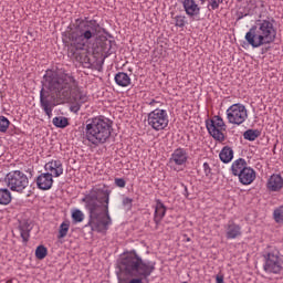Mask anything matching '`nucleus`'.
Instances as JSON below:
<instances>
[{
    "mask_svg": "<svg viewBox=\"0 0 283 283\" xmlns=\"http://www.w3.org/2000/svg\"><path fill=\"white\" fill-rule=\"evenodd\" d=\"M203 172L207 177L211 176V166H209V163H203Z\"/></svg>",
    "mask_w": 283,
    "mask_h": 283,
    "instance_id": "37",
    "label": "nucleus"
},
{
    "mask_svg": "<svg viewBox=\"0 0 283 283\" xmlns=\"http://www.w3.org/2000/svg\"><path fill=\"white\" fill-rule=\"evenodd\" d=\"M101 24L95 19H76L75 27L69 33V52L74 56L76 52H83L92 45V41L98 36Z\"/></svg>",
    "mask_w": 283,
    "mask_h": 283,
    "instance_id": "2",
    "label": "nucleus"
},
{
    "mask_svg": "<svg viewBox=\"0 0 283 283\" xmlns=\"http://www.w3.org/2000/svg\"><path fill=\"white\" fill-rule=\"evenodd\" d=\"M119 269L125 275L134 277L128 283H143L156 271V262L143 260L136 250H132L122 256Z\"/></svg>",
    "mask_w": 283,
    "mask_h": 283,
    "instance_id": "3",
    "label": "nucleus"
},
{
    "mask_svg": "<svg viewBox=\"0 0 283 283\" xmlns=\"http://www.w3.org/2000/svg\"><path fill=\"white\" fill-rule=\"evenodd\" d=\"M44 170L53 178H61L63 176V161L60 159H51L44 165Z\"/></svg>",
    "mask_w": 283,
    "mask_h": 283,
    "instance_id": "15",
    "label": "nucleus"
},
{
    "mask_svg": "<svg viewBox=\"0 0 283 283\" xmlns=\"http://www.w3.org/2000/svg\"><path fill=\"white\" fill-rule=\"evenodd\" d=\"M181 4L189 19L200 17V6L196 3V0H182Z\"/></svg>",
    "mask_w": 283,
    "mask_h": 283,
    "instance_id": "17",
    "label": "nucleus"
},
{
    "mask_svg": "<svg viewBox=\"0 0 283 283\" xmlns=\"http://www.w3.org/2000/svg\"><path fill=\"white\" fill-rule=\"evenodd\" d=\"M189 161V153L186 148H177L172 151L168 166L172 171H184Z\"/></svg>",
    "mask_w": 283,
    "mask_h": 283,
    "instance_id": "12",
    "label": "nucleus"
},
{
    "mask_svg": "<svg viewBox=\"0 0 283 283\" xmlns=\"http://www.w3.org/2000/svg\"><path fill=\"white\" fill-rule=\"evenodd\" d=\"M219 158L224 165H229L233 160V148L224 146L219 153Z\"/></svg>",
    "mask_w": 283,
    "mask_h": 283,
    "instance_id": "24",
    "label": "nucleus"
},
{
    "mask_svg": "<svg viewBox=\"0 0 283 283\" xmlns=\"http://www.w3.org/2000/svg\"><path fill=\"white\" fill-rule=\"evenodd\" d=\"M201 1V3H205V0H200Z\"/></svg>",
    "mask_w": 283,
    "mask_h": 283,
    "instance_id": "41",
    "label": "nucleus"
},
{
    "mask_svg": "<svg viewBox=\"0 0 283 283\" xmlns=\"http://www.w3.org/2000/svg\"><path fill=\"white\" fill-rule=\"evenodd\" d=\"M277 29L275 20L266 18L258 20L255 25H252L245 33V41L251 48H262V45H271L275 42Z\"/></svg>",
    "mask_w": 283,
    "mask_h": 283,
    "instance_id": "4",
    "label": "nucleus"
},
{
    "mask_svg": "<svg viewBox=\"0 0 283 283\" xmlns=\"http://www.w3.org/2000/svg\"><path fill=\"white\" fill-rule=\"evenodd\" d=\"M69 81H70L71 83H76V81H75L74 77H72V76L69 77Z\"/></svg>",
    "mask_w": 283,
    "mask_h": 283,
    "instance_id": "40",
    "label": "nucleus"
},
{
    "mask_svg": "<svg viewBox=\"0 0 283 283\" xmlns=\"http://www.w3.org/2000/svg\"><path fill=\"white\" fill-rule=\"evenodd\" d=\"M223 227L226 229L227 240H238V238H242V226L235 221L229 220Z\"/></svg>",
    "mask_w": 283,
    "mask_h": 283,
    "instance_id": "13",
    "label": "nucleus"
},
{
    "mask_svg": "<svg viewBox=\"0 0 283 283\" xmlns=\"http://www.w3.org/2000/svg\"><path fill=\"white\" fill-rule=\"evenodd\" d=\"M206 127L214 140H219V143L224 140V133L222 132L227 129V124H224V119H222L219 115H214L211 119H207Z\"/></svg>",
    "mask_w": 283,
    "mask_h": 283,
    "instance_id": "10",
    "label": "nucleus"
},
{
    "mask_svg": "<svg viewBox=\"0 0 283 283\" xmlns=\"http://www.w3.org/2000/svg\"><path fill=\"white\" fill-rule=\"evenodd\" d=\"M10 128V119L8 117L1 115L0 116V133L6 134L8 129Z\"/></svg>",
    "mask_w": 283,
    "mask_h": 283,
    "instance_id": "30",
    "label": "nucleus"
},
{
    "mask_svg": "<svg viewBox=\"0 0 283 283\" xmlns=\"http://www.w3.org/2000/svg\"><path fill=\"white\" fill-rule=\"evenodd\" d=\"M146 123L153 132H165L169 127V113L167 109L155 108L146 115Z\"/></svg>",
    "mask_w": 283,
    "mask_h": 283,
    "instance_id": "6",
    "label": "nucleus"
},
{
    "mask_svg": "<svg viewBox=\"0 0 283 283\" xmlns=\"http://www.w3.org/2000/svg\"><path fill=\"white\" fill-rule=\"evenodd\" d=\"M71 218L74 224H80L81 222H83V220H85V213L82 212V210L78 208H73L71 210Z\"/></svg>",
    "mask_w": 283,
    "mask_h": 283,
    "instance_id": "27",
    "label": "nucleus"
},
{
    "mask_svg": "<svg viewBox=\"0 0 283 283\" xmlns=\"http://www.w3.org/2000/svg\"><path fill=\"white\" fill-rule=\"evenodd\" d=\"M43 86L50 92H61L62 90H67V83L59 73L54 71H46L43 76Z\"/></svg>",
    "mask_w": 283,
    "mask_h": 283,
    "instance_id": "11",
    "label": "nucleus"
},
{
    "mask_svg": "<svg viewBox=\"0 0 283 283\" xmlns=\"http://www.w3.org/2000/svg\"><path fill=\"white\" fill-rule=\"evenodd\" d=\"M238 178H239V182H241V185H252V182L256 178V172H255V170L251 166H248V168H245L239 175Z\"/></svg>",
    "mask_w": 283,
    "mask_h": 283,
    "instance_id": "20",
    "label": "nucleus"
},
{
    "mask_svg": "<svg viewBox=\"0 0 283 283\" xmlns=\"http://www.w3.org/2000/svg\"><path fill=\"white\" fill-rule=\"evenodd\" d=\"M19 231L23 242H28L30 240V228L28 226H20Z\"/></svg>",
    "mask_w": 283,
    "mask_h": 283,
    "instance_id": "33",
    "label": "nucleus"
},
{
    "mask_svg": "<svg viewBox=\"0 0 283 283\" xmlns=\"http://www.w3.org/2000/svg\"><path fill=\"white\" fill-rule=\"evenodd\" d=\"M112 136V122L109 118L99 115L86 120L84 138L94 147L105 145Z\"/></svg>",
    "mask_w": 283,
    "mask_h": 283,
    "instance_id": "5",
    "label": "nucleus"
},
{
    "mask_svg": "<svg viewBox=\"0 0 283 283\" xmlns=\"http://www.w3.org/2000/svg\"><path fill=\"white\" fill-rule=\"evenodd\" d=\"M70 220L65 219L59 228L57 240H63V238H67V233H70L71 227Z\"/></svg>",
    "mask_w": 283,
    "mask_h": 283,
    "instance_id": "26",
    "label": "nucleus"
},
{
    "mask_svg": "<svg viewBox=\"0 0 283 283\" xmlns=\"http://www.w3.org/2000/svg\"><path fill=\"white\" fill-rule=\"evenodd\" d=\"M227 120L230 125H242L249 118V112L247 111V106L244 104L235 103L232 104L226 111Z\"/></svg>",
    "mask_w": 283,
    "mask_h": 283,
    "instance_id": "9",
    "label": "nucleus"
},
{
    "mask_svg": "<svg viewBox=\"0 0 283 283\" xmlns=\"http://www.w3.org/2000/svg\"><path fill=\"white\" fill-rule=\"evenodd\" d=\"M273 218H274L275 222H277V224L283 223V206L277 207L273 211Z\"/></svg>",
    "mask_w": 283,
    "mask_h": 283,
    "instance_id": "31",
    "label": "nucleus"
},
{
    "mask_svg": "<svg viewBox=\"0 0 283 283\" xmlns=\"http://www.w3.org/2000/svg\"><path fill=\"white\" fill-rule=\"evenodd\" d=\"M249 167V164H247V160L244 158L235 159L230 168V171L232 176H240L245 168Z\"/></svg>",
    "mask_w": 283,
    "mask_h": 283,
    "instance_id": "22",
    "label": "nucleus"
},
{
    "mask_svg": "<svg viewBox=\"0 0 283 283\" xmlns=\"http://www.w3.org/2000/svg\"><path fill=\"white\" fill-rule=\"evenodd\" d=\"M71 96L76 103V105L71 108L72 112H74V109L75 112H78V109H81V105H83V103H87L88 99L87 92L78 86H74V88L71 90Z\"/></svg>",
    "mask_w": 283,
    "mask_h": 283,
    "instance_id": "14",
    "label": "nucleus"
},
{
    "mask_svg": "<svg viewBox=\"0 0 283 283\" xmlns=\"http://www.w3.org/2000/svg\"><path fill=\"white\" fill-rule=\"evenodd\" d=\"M167 216V207L163 203V200L156 199L155 212H154V222L156 227L163 222V218Z\"/></svg>",
    "mask_w": 283,
    "mask_h": 283,
    "instance_id": "19",
    "label": "nucleus"
},
{
    "mask_svg": "<svg viewBox=\"0 0 283 283\" xmlns=\"http://www.w3.org/2000/svg\"><path fill=\"white\" fill-rule=\"evenodd\" d=\"M12 202V192L8 188H0V205L8 207Z\"/></svg>",
    "mask_w": 283,
    "mask_h": 283,
    "instance_id": "25",
    "label": "nucleus"
},
{
    "mask_svg": "<svg viewBox=\"0 0 283 283\" xmlns=\"http://www.w3.org/2000/svg\"><path fill=\"white\" fill-rule=\"evenodd\" d=\"M237 1H242V0H237Z\"/></svg>",
    "mask_w": 283,
    "mask_h": 283,
    "instance_id": "42",
    "label": "nucleus"
},
{
    "mask_svg": "<svg viewBox=\"0 0 283 283\" xmlns=\"http://www.w3.org/2000/svg\"><path fill=\"white\" fill-rule=\"evenodd\" d=\"M54 127H57L59 129H65L67 125H70V122L67 120V117H54L52 120Z\"/></svg>",
    "mask_w": 283,
    "mask_h": 283,
    "instance_id": "29",
    "label": "nucleus"
},
{
    "mask_svg": "<svg viewBox=\"0 0 283 283\" xmlns=\"http://www.w3.org/2000/svg\"><path fill=\"white\" fill-rule=\"evenodd\" d=\"M115 185H116V187H120V189H124V187H125V185H126L125 179H123V178H116V179H115Z\"/></svg>",
    "mask_w": 283,
    "mask_h": 283,
    "instance_id": "38",
    "label": "nucleus"
},
{
    "mask_svg": "<svg viewBox=\"0 0 283 283\" xmlns=\"http://www.w3.org/2000/svg\"><path fill=\"white\" fill-rule=\"evenodd\" d=\"M175 25H176V28H185V25H187V17L176 15L175 17Z\"/></svg>",
    "mask_w": 283,
    "mask_h": 283,
    "instance_id": "34",
    "label": "nucleus"
},
{
    "mask_svg": "<svg viewBox=\"0 0 283 283\" xmlns=\"http://www.w3.org/2000/svg\"><path fill=\"white\" fill-rule=\"evenodd\" d=\"M146 105H149V107H154L155 109H160L159 107L163 105V103H160V101L150 99L146 102Z\"/></svg>",
    "mask_w": 283,
    "mask_h": 283,
    "instance_id": "36",
    "label": "nucleus"
},
{
    "mask_svg": "<svg viewBox=\"0 0 283 283\" xmlns=\"http://www.w3.org/2000/svg\"><path fill=\"white\" fill-rule=\"evenodd\" d=\"M48 248H45L44 245H39L35 250V258H38V260H45Z\"/></svg>",
    "mask_w": 283,
    "mask_h": 283,
    "instance_id": "32",
    "label": "nucleus"
},
{
    "mask_svg": "<svg viewBox=\"0 0 283 283\" xmlns=\"http://www.w3.org/2000/svg\"><path fill=\"white\" fill-rule=\"evenodd\" d=\"M54 185V177L50 172H42L36 177V187L41 191H50Z\"/></svg>",
    "mask_w": 283,
    "mask_h": 283,
    "instance_id": "16",
    "label": "nucleus"
},
{
    "mask_svg": "<svg viewBox=\"0 0 283 283\" xmlns=\"http://www.w3.org/2000/svg\"><path fill=\"white\" fill-rule=\"evenodd\" d=\"M264 264L263 270L265 273H273L277 275L282 272L283 269V254L280 253V250L276 248H271L263 255Z\"/></svg>",
    "mask_w": 283,
    "mask_h": 283,
    "instance_id": "7",
    "label": "nucleus"
},
{
    "mask_svg": "<svg viewBox=\"0 0 283 283\" xmlns=\"http://www.w3.org/2000/svg\"><path fill=\"white\" fill-rule=\"evenodd\" d=\"M132 202H134V200L129 197L123 199L124 207H132Z\"/></svg>",
    "mask_w": 283,
    "mask_h": 283,
    "instance_id": "39",
    "label": "nucleus"
},
{
    "mask_svg": "<svg viewBox=\"0 0 283 283\" xmlns=\"http://www.w3.org/2000/svg\"><path fill=\"white\" fill-rule=\"evenodd\" d=\"M6 185L10 188V191H17V193H23V190L30 185L28 175L21 170H14L9 172L4 178Z\"/></svg>",
    "mask_w": 283,
    "mask_h": 283,
    "instance_id": "8",
    "label": "nucleus"
},
{
    "mask_svg": "<svg viewBox=\"0 0 283 283\" xmlns=\"http://www.w3.org/2000/svg\"><path fill=\"white\" fill-rule=\"evenodd\" d=\"M220 3H224V0H209L207 8L208 10H218Z\"/></svg>",
    "mask_w": 283,
    "mask_h": 283,
    "instance_id": "35",
    "label": "nucleus"
},
{
    "mask_svg": "<svg viewBox=\"0 0 283 283\" xmlns=\"http://www.w3.org/2000/svg\"><path fill=\"white\" fill-rule=\"evenodd\" d=\"M82 202L88 211V222L85 227H90L95 233H107L113 224L109 214V191L105 190L104 196L98 197V190L92 189L82 198Z\"/></svg>",
    "mask_w": 283,
    "mask_h": 283,
    "instance_id": "1",
    "label": "nucleus"
},
{
    "mask_svg": "<svg viewBox=\"0 0 283 283\" xmlns=\"http://www.w3.org/2000/svg\"><path fill=\"white\" fill-rule=\"evenodd\" d=\"M114 81L118 87H129V85H132V77L125 72L115 74Z\"/></svg>",
    "mask_w": 283,
    "mask_h": 283,
    "instance_id": "23",
    "label": "nucleus"
},
{
    "mask_svg": "<svg viewBox=\"0 0 283 283\" xmlns=\"http://www.w3.org/2000/svg\"><path fill=\"white\" fill-rule=\"evenodd\" d=\"M266 187H268L269 191H281V189L283 188L282 175L273 174L268 179Z\"/></svg>",
    "mask_w": 283,
    "mask_h": 283,
    "instance_id": "21",
    "label": "nucleus"
},
{
    "mask_svg": "<svg viewBox=\"0 0 283 283\" xmlns=\"http://www.w3.org/2000/svg\"><path fill=\"white\" fill-rule=\"evenodd\" d=\"M50 94L45 92V88H41L40 91V105L43 109V112L49 116V118H52V112L54 109V106H52V102L49 99Z\"/></svg>",
    "mask_w": 283,
    "mask_h": 283,
    "instance_id": "18",
    "label": "nucleus"
},
{
    "mask_svg": "<svg viewBox=\"0 0 283 283\" xmlns=\"http://www.w3.org/2000/svg\"><path fill=\"white\" fill-rule=\"evenodd\" d=\"M261 134L262 133L259 129H248L243 133V138L253 142L256 138H260Z\"/></svg>",
    "mask_w": 283,
    "mask_h": 283,
    "instance_id": "28",
    "label": "nucleus"
}]
</instances>
